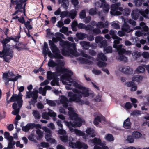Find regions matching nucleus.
I'll return each mask as SVG.
<instances>
[{
	"label": "nucleus",
	"mask_w": 149,
	"mask_h": 149,
	"mask_svg": "<svg viewBox=\"0 0 149 149\" xmlns=\"http://www.w3.org/2000/svg\"><path fill=\"white\" fill-rule=\"evenodd\" d=\"M72 73L70 72L68 77L64 79L63 83L66 84L65 88L68 90L72 89V86H74L78 89H72V92L69 91L68 93L67 96L69 97V101L70 102H74L79 105L84 104L88 105L89 104L88 101L85 102L82 99V97H86L88 96L93 97L94 95L93 92H91L88 88L84 86L79 84V81L76 79L70 78Z\"/></svg>",
	"instance_id": "nucleus-1"
},
{
	"label": "nucleus",
	"mask_w": 149,
	"mask_h": 149,
	"mask_svg": "<svg viewBox=\"0 0 149 149\" xmlns=\"http://www.w3.org/2000/svg\"><path fill=\"white\" fill-rule=\"evenodd\" d=\"M68 109L69 111L68 113L70 118L72 119H75V120L72 123L71 121L67 122L64 121V123L68 126L71 131L74 132L77 135L82 136L84 139L85 133L77 129H74L72 127H80L81 126L82 123H84V121L77 118V114L75 113L73 108L69 107H68Z\"/></svg>",
	"instance_id": "nucleus-2"
},
{
	"label": "nucleus",
	"mask_w": 149,
	"mask_h": 149,
	"mask_svg": "<svg viewBox=\"0 0 149 149\" xmlns=\"http://www.w3.org/2000/svg\"><path fill=\"white\" fill-rule=\"evenodd\" d=\"M63 49L62 54L64 56H78L80 55L84 57L89 59L91 58V56L84 52L81 51L80 54L77 51L76 44V43H71L68 41H62L60 44Z\"/></svg>",
	"instance_id": "nucleus-3"
},
{
	"label": "nucleus",
	"mask_w": 149,
	"mask_h": 149,
	"mask_svg": "<svg viewBox=\"0 0 149 149\" xmlns=\"http://www.w3.org/2000/svg\"><path fill=\"white\" fill-rule=\"evenodd\" d=\"M58 59L57 60L56 62H55L53 60L50 59L48 63V65L49 67H54L57 66L56 67V71L58 73L57 75H60L62 73L64 72V73L61 76L62 81H63L64 78L68 77L70 75V72L72 73V75L73 74L72 72L70 70H68L65 69L61 67L60 66H62L64 65V62L63 60H61Z\"/></svg>",
	"instance_id": "nucleus-4"
},
{
	"label": "nucleus",
	"mask_w": 149,
	"mask_h": 149,
	"mask_svg": "<svg viewBox=\"0 0 149 149\" xmlns=\"http://www.w3.org/2000/svg\"><path fill=\"white\" fill-rule=\"evenodd\" d=\"M19 96H17L16 95H13L12 96L10 99V101L11 102H13L15 101L17 102L18 104L17 105L16 103H14L12 106L14 110L12 112V114L16 115V119L17 120H19L21 118L20 116L18 115L20 109L22 107V95L20 93Z\"/></svg>",
	"instance_id": "nucleus-5"
},
{
	"label": "nucleus",
	"mask_w": 149,
	"mask_h": 149,
	"mask_svg": "<svg viewBox=\"0 0 149 149\" xmlns=\"http://www.w3.org/2000/svg\"><path fill=\"white\" fill-rule=\"evenodd\" d=\"M109 33L111 38L115 40L113 42V47L119 50L118 52L119 53L124 52L125 51V49L122 48V45H118L120 43V41L122 39L117 36V31L114 30L112 29L109 31Z\"/></svg>",
	"instance_id": "nucleus-6"
},
{
	"label": "nucleus",
	"mask_w": 149,
	"mask_h": 149,
	"mask_svg": "<svg viewBox=\"0 0 149 149\" xmlns=\"http://www.w3.org/2000/svg\"><path fill=\"white\" fill-rule=\"evenodd\" d=\"M27 0H11L12 3H15L16 6L15 7L16 11L13 14V15H15L17 14H20V13L23 12L25 14V8L26 3L25 2Z\"/></svg>",
	"instance_id": "nucleus-7"
},
{
	"label": "nucleus",
	"mask_w": 149,
	"mask_h": 149,
	"mask_svg": "<svg viewBox=\"0 0 149 149\" xmlns=\"http://www.w3.org/2000/svg\"><path fill=\"white\" fill-rule=\"evenodd\" d=\"M49 44L50 46V48L52 52L54 54V56L53 57V58L57 59H63V57L60 54L59 49L54 43L52 41L49 40Z\"/></svg>",
	"instance_id": "nucleus-8"
},
{
	"label": "nucleus",
	"mask_w": 149,
	"mask_h": 149,
	"mask_svg": "<svg viewBox=\"0 0 149 149\" xmlns=\"http://www.w3.org/2000/svg\"><path fill=\"white\" fill-rule=\"evenodd\" d=\"M14 76L13 73L11 72H8V73H4L3 74V78L4 81L6 84L7 85L8 82L10 81H15L18 79L19 78H20L21 77L20 75L16 76L14 78H10V77H13Z\"/></svg>",
	"instance_id": "nucleus-9"
},
{
	"label": "nucleus",
	"mask_w": 149,
	"mask_h": 149,
	"mask_svg": "<svg viewBox=\"0 0 149 149\" xmlns=\"http://www.w3.org/2000/svg\"><path fill=\"white\" fill-rule=\"evenodd\" d=\"M13 54L12 50L8 49H3L2 52H0V57H3L5 61L8 62L9 60L13 57Z\"/></svg>",
	"instance_id": "nucleus-10"
},
{
	"label": "nucleus",
	"mask_w": 149,
	"mask_h": 149,
	"mask_svg": "<svg viewBox=\"0 0 149 149\" xmlns=\"http://www.w3.org/2000/svg\"><path fill=\"white\" fill-rule=\"evenodd\" d=\"M97 58L98 61L97 65L99 67H104L106 66L107 63L104 62L107 61V59L104 54L99 53L97 54Z\"/></svg>",
	"instance_id": "nucleus-11"
},
{
	"label": "nucleus",
	"mask_w": 149,
	"mask_h": 149,
	"mask_svg": "<svg viewBox=\"0 0 149 149\" xmlns=\"http://www.w3.org/2000/svg\"><path fill=\"white\" fill-rule=\"evenodd\" d=\"M70 146L72 148H78L79 149L82 148L83 149H87L88 148V146L84 143L78 141L76 143L72 142H69Z\"/></svg>",
	"instance_id": "nucleus-12"
},
{
	"label": "nucleus",
	"mask_w": 149,
	"mask_h": 149,
	"mask_svg": "<svg viewBox=\"0 0 149 149\" xmlns=\"http://www.w3.org/2000/svg\"><path fill=\"white\" fill-rule=\"evenodd\" d=\"M38 93V91L37 90H34L33 91H26V98H30L32 97L31 101L36 102V100L38 97L37 95Z\"/></svg>",
	"instance_id": "nucleus-13"
},
{
	"label": "nucleus",
	"mask_w": 149,
	"mask_h": 149,
	"mask_svg": "<svg viewBox=\"0 0 149 149\" xmlns=\"http://www.w3.org/2000/svg\"><path fill=\"white\" fill-rule=\"evenodd\" d=\"M120 5V2H118L116 4H112L111 6V9L110 12L111 14L116 15H120L121 13L119 11H116V10L118 9V7Z\"/></svg>",
	"instance_id": "nucleus-14"
},
{
	"label": "nucleus",
	"mask_w": 149,
	"mask_h": 149,
	"mask_svg": "<svg viewBox=\"0 0 149 149\" xmlns=\"http://www.w3.org/2000/svg\"><path fill=\"white\" fill-rule=\"evenodd\" d=\"M95 40L96 43L98 44V46L100 48L104 47L107 45V40L104 39L103 37L97 36L95 38Z\"/></svg>",
	"instance_id": "nucleus-15"
},
{
	"label": "nucleus",
	"mask_w": 149,
	"mask_h": 149,
	"mask_svg": "<svg viewBox=\"0 0 149 149\" xmlns=\"http://www.w3.org/2000/svg\"><path fill=\"white\" fill-rule=\"evenodd\" d=\"M86 134H85L84 139H89L91 137L93 138L96 135L94 130L91 128H88L86 130Z\"/></svg>",
	"instance_id": "nucleus-16"
},
{
	"label": "nucleus",
	"mask_w": 149,
	"mask_h": 149,
	"mask_svg": "<svg viewBox=\"0 0 149 149\" xmlns=\"http://www.w3.org/2000/svg\"><path fill=\"white\" fill-rule=\"evenodd\" d=\"M43 52L45 54V57L46 56L47 54L48 55L49 57L52 58H53V57L54 56V54L49 50V49L48 47L47 44L45 42L44 43Z\"/></svg>",
	"instance_id": "nucleus-17"
},
{
	"label": "nucleus",
	"mask_w": 149,
	"mask_h": 149,
	"mask_svg": "<svg viewBox=\"0 0 149 149\" xmlns=\"http://www.w3.org/2000/svg\"><path fill=\"white\" fill-rule=\"evenodd\" d=\"M119 70L123 73L127 74H132L133 72V69L128 66L121 67L119 68Z\"/></svg>",
	"instance_id": "nucleus-18"
},
{
	"label": "nucleus",
	"mask_w": 149,
	"mask_h": 149,
	"mask_svg": "<svg viewBox=\"0 0 149 149\" xmlns=\"http://www.w3.org/2000/svg\"><path fill=\"white\" fill-rule=\"evenodd\" d=\"M126 22V19H125L124 20V24L123 25L121 28V30L127 33L132 32L134 30V29H130V27Z\"/></svg>",
	"instance_id": "nucleus-19"
},
{
	"label": "nucleus",
	"mask_w": 149,
	"mask_h": 149,
	"mask_svg": "<svg viewBox=\"0 0 149 149\" xmlns=\"http://www.w3.org/2000/svg\"><path fill=\"white\" fill-rule=\"evenodd\" d=\"M60 103L63 105V106L67 108L68 106V99L64 96H61L60 98Z\"/></svg>",
	"instance_id": "nucleus-20"
},
{
	"label": "nucleus",
	"mask_w": 149,
	"mask_h": 149,
	"mask_svg": "<svg viewBox=\"0 0 149 149\" xmlns=\"http://www.w3.org/2000/svg\"><path fill=\"white\" fill-rule=\"evenodd\" d=\"M58 74V73L56 71L55 73H53L50 71H48L47 72V78L48 80H51L56 77L57 76H59V75H57Z\"/></svg>",
	"instance_id": "nucleus-21"
},
{
	"label": "nucleus",
	"mask_w": 149,
	"mask_h": 149,
	"mask_svg": "<svg viewBox=\"0 0 149 149\" xmlns=\"http://www.w3.org/2000/svg\"><path fill=\"white\" fill-rule=\"evenodd\" d=\"M78 28L81 29H85L86 30H90L92 29V26L90 25H86L84 24L81 23L77 25Z\"/></svg>",
	"instance_id": "nucleus-22"
},
{
	"label": "nucleus",
	"mask_w": 149,
	"mask_h": 149,
	"mask_svg": "<svg viewBox=\"0 0 149 149\" xmlns=\"http://www.w3.org/2000/svg\"><path fill=\"white\" fill-rule=\"evenodd\" d=\"M119 55L117 57V59L119 60L123 61L125 62H126L127 61V57H125V56L123 55V54L125 52H126V50L125 51L122 53H119L118 51V49H117Z\"/></svg>",
	"instance_id": "nucleus-23"
},
{
	"label": "nucleus",
	"mask_w": 149,
	"mask_h": 149,
	"mask_svg": "<svg viewBox=\"0 0 149 149\" xmlns=\"http://www.w3.org/2000/svg\"><path fill=\"white\" fill-rule=\"evenodd\" d=\"M109 25V22L107 21L106 22L104 23L102 21H100L96 24L97 27L100 28H107Z\"/></svg>",
	"instance_id": "nucleus-24"
},
{
	"label": "nucleus",
	"mask_w": 149,
	"mask_h": 149,
	"mask_svg": "<svg viewBox=\"0 0 149 149\" xmlns=\"http://www.w3.org/2000/svg\"><path fill=\"white\" fill-rule=\"evenodd\" d=\"M79 43L82 48L85 49H88L91 47L90 42H88L82 41L80 42Z\"/></svg>",
	"instance_id": "nucleus-25"
},
{
	"label": "nucleus",
	"mask_w": 149,
	"mask_h": 149,
	"mask_svg": "<svg viewBox=\"0 0 149 149\" xmlns=\"http://www.w3.org/2000/svg\"><path fill=\"white\" fill-rule=\"evenodd\" d=\"M143 77L141 75H135L131 79L133 81L140 82L142 80Z\"/></svg>",
	"instance_id": "nucleus-26"
},
{
	"label": "nucleus",
	"mask_w": 149,
	"mask_h": 149,
	"mask_svg": "<svg viewBox=\"0 0 149 149\" xmlns=\"http://www.w3.org/2000/svg\"><path fill=\"white\" fill-rule=\"evenodd\" d=\"M131 123L130 121V119L128 118L124 122L123 127L126 129H129L131 127Z\"/></svg>",
	"instance_id": "nucleus-27"
},
{
	"label": "nucleus",
	"mask_w": 149,
	"mask_h": 149,
	"mask_svg": "<svg viewBox=\"0 0 149 149\" xmlns=\"http://www.w3.org/2000/svg\"><path fill=\"white\" fill-rule=\"evenodd\" d=\"M77 12L74 10H72L70 12L68 11V16L72 19H74L77 15Z\"/></svg>",
	"instance_id": "nucleus-28"
},
{
	"label": "nucleus",
	"mask_w": 149,
	"mask_h": 149,
	"mask_svg": "<svg viewBox=\"0 0 149 149\" xmlns=\"http://www.w3.org/2000/svg\"><path fill=\"white\" fill-rule=\"evenodd\" d=\"M126 53L128 54H132L133 58L136 59L137 58L140 56V54L136 52H132L131 51H127Z\"/></svg>",
	"instance_id": "nucleus-29"
},
{
	"label": "nucleus",
	"mask_w": 149,
	"mask_h": 149,
	"mask_svg": "<svg viewBox=\"0 0 149 149\" xmlns=\"http://www.w3.org/2000/svg\"><path fill=\"white\" fill-rule=\"evenodd\" d=\"M89 142L95 144L101 145V141L100 139L98 138H95L93 139L90 140Z\"/></svg>",
	"instance_id": "nucleus-30"
},
{
	"label": "nucleus",
	"mask_w": 149,
	"mask_h": 149,
	"mask_svg": "<svg viewBox=\"0 0 149 149\" xmlns=\"http://www.w3.org/2000/svg\"><path fill=\"white\" fill-rule=\"evenodd\" d=\"M59 3L61 1L62 5L65 10H66L68 8V7L69 5V1L68 0H59Z\"/></svg>",
	"instance_id": "nucleus-31"
},
{
	"label": "nucleus",
	"mask_w": 149,
	"mask_h": 149,
	"mask_svg": "<svg viewBox=\"0 0 149 149\" xmlns=\"http://www.w3.org/2000/svg\"><path fill=\"white\" fill-rule=\"evenodd\" d=\"M4 138L7 139L8 141L13 140V137L10 136L9 132H5L4 134Z\"/></svg>",
	"instance_id": "nucleus-32"
},
{
	"label": "nucleus",
	"mask_w": 149,
	"mask_h": 149,
	"mask_svg": "<svg viewBox=\"0 0 149 149\" xmlns=\"http://www.w3.org/2000/svg\"><path fill=\"white\" fill-rule=\"evenodd\" d=\"M105 138L107 141L109 142L113 141L114 140V138L113 135L110 134H106L105 136Z\"/></svg>",
	"instance_id": "nucleus-33"
},
{
	"label": "nucleus",
	"mask_w": 149,
	"mask_h": 149,
	"mask_svg": "<svg viewBox=\"0 0 149 149\" xmlns=\"http://www.w3.org/2000/svg\"><path fill=\"white\" fill-rule=\"evenodd\" d=\"M32 123H29L26 126H23L22 128V130L25 132L28 131L30 129H32Z\"/></svg>",
	"instance_id": "nucleus-34"
},
{
	"label": "nucleus",
	"mask_w": 149,
	"mask_h": 149,
	"mask_svg": "<svg viewBox=\"0 0 149 149\" xmlns=\"http://www.w3.org/2000/svg\"><path fill=\"white\" fill-rule=\"evenodd\" d=\"M143 35L144 36H148L149 35V28L147 26H145L143 27Z\"/></svg>",
	"instance_id": "nucleus-35"
},
{
	"label": "nucleus",
	"mask_w": 149,
	"mask_h": 149,
	"mask_svg": "<svg viewBox=\"0 0 149 149\" xmlns=\"http://www.w3.org/2000/svg\"><path fill=\"white\" fill-rule=\"evenodd\" d=\"M142 134L139 132L137 131H134L132 133V136L134 138L138 139L141 136Z\"/></svg>",
	"instance_id": "nucleus-36"
},
{
	"label": "nucleus",
	"mask_w": 149,
	"mask_h": 149,
	"mask_svg": "<svg viewBox=\"0 0 149 149\" xmlns=\"http://www.w3.org/2000/svg\"><path fill=\"white\" fill-rule=\"evenodd\" d=\"M145 70V69L143 67L139 66L137 68L136 71L137 73H144Z\"/></svg>",
	"instance_id": "nucleus-37"
},
{
	"label": "nucleus",
	"mask_w": 149,
	"mask_h": 149,
	"mask_svg": "<svg viewBox=\"0 0 149 149\" xmlns=\"http://www.w3.org/2000/svg\"><path fill=\"white\" fill-rule=\"evenodd\" d=\"M33 115L36 119H39L40 118V115L39 112L37 110H33L32 112Z\"/></svg>",
	"instance_id": "nucleus-38"
},
{
	"label": "nucleus",
	"mask_w": 149,
	"mask_h": 149,
	"mask_svg": "<svg viewBox=\"0 0 149 149\" xmlns=\"http://www.w3.org/2000/svg\"><path fill=\"white\" fill-rule=\"evenodd\" d=\"M59 79L56 77L53 79L51 82V84L52 86L59 85Z\"/></svg>",
	"instance_id": "nucleus-39"
},
{
	"label": "nucleus",
	"mask_w": 149,
	"mask_h": 149,
	"mask_svg": "<svg viewBox=\"0 0 149 149\" xmlns=\"http://www.w3.org/2000/svg\"><path fill=\"white\" fill-rule=\"evenodd\" d=\"M80 62L82 64H89L91 63V62L88 60L86 58H79Z\"/></svg>",
	"instance_id": "nucleus-40"
},
{
	"label": "nucleus",
	"mask_w": 149,
	"mask_h": 149,
	"mask_svg": "<svg viewBox=\"0 0 149 149\" xmlns=\"http://www.w3.org/2000/svg\"><path fill=\"white\" fill-rule=\"evenodd\" d=\"M86 35V34L81 33H78L76 34L77 36L80 40H82L85 38Z\"/></svg>",
	"instance_id": "nucleus-41"
},
{
	"label": "nucleus",
	"mask_w": 149,
	"mask_h": 149,
	"mask_svg": "<svg viewBox=\"0 0 149 149\" xmlns=\"http://www.w3.org/2000/svg\"><path fill=\"white\" fill-rule=\"evenodd\" d=\"M15 143V142L13 141V140L9 141L7 147L8 149H14L13 146Z\"/></svg>",
	"instance_id": "nucleus-42"
},
{
	"label": "nucleus",
	"mask_w": 149,
	"mask_h": 149,
	"mask_svg": "<svg viewBox=\"0 0 149 149\" xmlns=\"http://www.w3.org/2000/svg\"><path fill=\"white\" fill-rule=\"evenodd\" d=\"M46 101L47 104L50 106H55L56 105V103L54 101L46 99Z\"/></svg>",
	"instance_id": "nucleus-43"
},
{
	"label": "nucleus",
	"mask_w": 149,
	"mask_h": 149,
	"mask_svg": "<svg viewBox=\"0 0 149 149\" xmlns=\"http://www.w3.org/2000/svg\"><path fill=\"white\" fill-rule=\"evenodd\" d=\"M131 16L133 19L136 20L138 17V12L136 10L133 11L131 13Z\"/></svg>",
	"instance_id": "nucleus-44"
},
{
	"label": "nucleus",
	"mask_w": 149,
	"mask_h": 149,
	"mask_svg": "<svg viewBox=\"0 0 149 149\" xmlns=\"http://www.w3.org/2000/svg\"><path fill=\"white\" fill-rule=\"evenodd\" d=\"M10 41V39L8 38H5L2 41V43L3 44V49L4 48L6 49H8L10 50H11L9 49H8L6 47V44Z\"/></svg>",
	"instance_id": "nucleus-45"
},
{
	"label": "nucleus",
	"mask_w": 149,
	"mask_h": 149,
	"mask_svg": "<svg viewBox=\"0 0 149 149\" xmlns=\"http://www.w3.org/2000/svg\"><path fill=\"white\" fill-rule=\"evenodd\" d=\"M36 138L37 139H38V138L33 133H31L28 137V139L30 140L33 142L36 141Z\"/></svg>",
	"instance_id": "nucleus-46"
},
{
	"label": "nucleus",
	"mask_w": 149,
	"mask_h": 149,
	"mask_svg": "<svg viewBox=\"0 0 149 149\" xmlns=\"http://www.w3.org/2000/svg\"><path fill=\"white\" fill-rule=\"evenodd\" d=\"M106 46L104 47H103L104 49V51L105 53H111L112 52V47L111 46H108L106 47Z\"/></svg>",
	"instance_id": "nucleus-47"
},
{
	"label": "nucleus",
	"mask_w": 149,
	"mask_h": 149,
	"mask_svg": "<svg viewBox=\"0 0 149 149\" xmlns=\"http://www.w3.org/2000/svg\"><path fill=\"white\" fill-rule=\"evenodd\" d=\"M139 13L140 14L143 16L144 17H146V18H148V17H147L146 15H147L149 13V10L148 9H146L144 11H139Z\"/></svg>",
	"instance_id": "nucleus-48"
},
{
	"label": "nucleus",
	"mask_w": 149,
	"mask_h": 149,
	"mask_svg": "<svg viewBox=\"0 0 149 149\" xmlns=\"http://www.w3.org/2000/svg\"><path fill=\"white\" fill-rule=\"evenodd\" d=\"M68 11H61L60 14V17L61 18H64L68 16Z\"/></svg>",
	"instance_id": "nucleus-49"
},
{
	"label": "nucleus",
	"mask_w": 149,
	"mask_h": 149,
	"mask_svg": "<svg viewBox=\"0 0 149 149\" xmlns=\"http://www.w3.org/2000/svg\"><path fill=\"white\" fill-rule=\"evenodd\" d=\"M37 134L38 135V138H41L43 136L42 132L40 129H37L36 131Z\"/></svg>",
	"instance_id": "nucleus-50"
},
{
	"label": "nucleus",
	"mask_w": 149,
	"mask_h": 149,
	"mask_svg": "<svg viewBox=\"0 0 149 149\" xmlns=\"http://www.w3.org/2000/svg\"><path fill=\"white\" fill-rule=\"evenodd\" d=\"M141 114V111L139 110H135L132 111L131 115L133 116H138Z\"/></svg>",
	"instance_id": "nucleus-51"
},
{
	"label": "nucleus",
	"mask_w": 149,
	"mask_h": 149,
	"mask_svg": "<svg viewBox=\"0 0 149 149\" xmlns=\"http://www.w3.org/2000/svg\"><path fill=\"white\" fill-rule=\"evenodd\" d=\"M134 83L132 81H127L125 82L124 85L127 87H130L134 85Z\"/></svg>",
	"instance_id": "nucleus-52"
},
{
	"label": "nucleus",
	"mask_w": 149,
	"mask_h": 149,
	"mask_svg": "<svg viewBox=\"0 0 149 149\" xmlns=\"http://www.w3.org/2000/svg\"><path fill=\"white\" fill-rule=\"evenodd\" d=\"M130 13V10L129 8H127L123 10V14L127 16L129 15Z\"/></svg>",
	"instance_id": "nucleus-53"
},
{
	"label": "nucleus",
	"mask_w": 149,
	"mask_h": 149,
	"mask_svg": "<svg viewBox=\"0 0 149 149\" xmlns=\"http://www.w3.org/2000/svg\"><path fill=\"white\" fill-rule=\"evenodd\" d=\"M39 92L42 95L45 96L46 90L44 88H43L42 87H40L39 88Z\"/></svg>",
	"instance_id": "nucleus-54"
},
{
	"label": "nucleus",
	"mask_w": 149,
	"mask_h": 149,
	"mask_svg": "<svg viewBox=\"0 0 149 149\" xmlns=\"http://www.w3.org/2000/svg\"><path fill=\"white\" fill-rule=\"evenodd\" d=\"M86 16V12L85 10H82L80 13L79 17L81 19L84 18Z\"/></svg>",
	"instance_id": "nucleus-55"
},
{
	"label": "nucleus",
	"mask_w": 149,
	"mask_h": 149,
	"mask_svg": "<svg viewBox=\"0 0 149 149\" xmlns=\"http://www.w3.org/2000/svg\"><path fill=\"white\" fill-rule=\"evenodd\" d=\"M91 30H92L93 32V33L95 34H97L100 33L101 32V30L98 28L94 29L93 27H92V29Z\"/></svg>",
	"instance_id": "nucleus-56"
},
{
	"label": "nucleus",
	"mask_w": 149,
	"mask_h": 149,
	"mask_svg": "<svg viewBox=\"0 0 149 149\" xmlns=\"http://www.w3.org/2000/svg\"><path fill=\"white\" fill-rule=\"evenodd\" d=\"M126 141H127L129 143H132L134 141V137H132V136H127Z\"/></svg>",
	"instance_id": "nucleus-57"
},
{
	"label": "nucleus",
	"mask_w": 149,
	"mask_h": 149,
	"mask_svg": "<svg viewBox=\"0 0 149 149\" xmlns=\"http://www.w3.org/2000/svg\"><path fill=\"white\" fill-rule=\"evenodd\" d=\"M100 121V118L99 116H98L96 118H95L93 123L95 125H97L99 123Z\"/></svg>",
	"instance_id": "nucleus-58"
},
{
	"label": "nucleus",
	"mask_w": 149,
	"mask_h": 149,
	"mask_svg": "<svg viewBox=\"0 0 149 149\" xmlns=\"http://www.w3.org/2000/svg\"><path fill=\"white\" fill-rule=\"evenodd\" d=\"M126 19V22H127L131 24L133 26H135L136 25V22L132 20L128 19Z\"/></svg>",
	"instance_id": "nucleus-59"
},
{
	"label": "nucleus",
	"mask_w": 149,
	"mask_h": 149,
	"mask_svg": "<svg viewBox=\"0 0 149 149\" xmlns=\"http://www.w3.org/2000/svg\"><path fill=\"white\" fill-rule=\"evenodd\" d=\"M112 27L116 29H119L120 28V26L118 23H113L111 24Z\"/></svg>",
	"instance_id": "nucleus-60"
},
{
	"label": "nucleus",
	"mask_w": 149,
	"mask_h": 149,
	"mask_svg": "<svg viewBox=\"0 0 149 149\" xmlns=\"http://www.w3.org/2000/svg\"><path fill=\"white\" fill-rule=\"evenodd\" d=\"M92 72L95 74L99 75L101 73V71L100 70L94 69L92 70Z\"/></svg>",
	"instance_id": "nucleus-61"
},
{
	"label": "nucleus",
	"mask_w": 149,
	"mask_h": 149,
	"mask_svg": "<svg viewBox=\"0 0 149 149\" xmlns=\"http://www.w3.org/2000/svg\"><path fill=\"white\" fill-rule=\"evenodd\" d=\"M60 138L61 140L63 142H66L68 140L67 136L66 135L61 136Z\"/></svg>",
	"instance_id": "nucleus-62"
},
{
	"label": "nucleus",
	"mask_w": 149,
	"mask_h": 149,
	"mask_svg": "<svg viewBox=\"0 0 149 149\" xmlns=\"http://www.w3.org/2000/svg\"><path fill=\"white\" fill-rule=\"evenodd\" d=\"M49 113H43L42 114V118L45 119H49Z\"/></svg>",
	"instance_id": "nucleus-63"
},
{
	"label": "nucleus",
	"mask_w": 149,
	"mask_h": 149,
	"mask_svg": "<svg viewBox=\"0 0 149 149\" xmlns=\"http://www.w3.org/2000/svg\"><path fill=\"white\" fill-rule=\"evenodd\" d=\"M96 13V10L95 8H92L89 11V14L91 15H94Z\"/></svg>",
	"instance_id": "nucleus-64"
}]
</instances>
